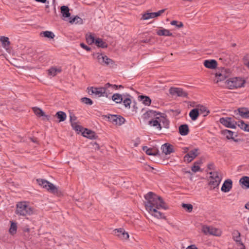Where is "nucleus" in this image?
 <instances>
[{"mask_svg":"<svg viewBox=\"0 0 249 249\" xmlns=\"http://www.w3.org/2000/svg\"><path fill=\"white\" fill-rule=\"evenodd\" d=\"M144 198L146 200L145 202V206L149 213L157 218H164L162 213L158 211L161 208L166 209L162 199L151 192L146 194Z\"/></svg>","mask_w":249,"mask_h":249,"instance_id":"1","label":"nucleus"},{"mask_svg":"<svg viewBox=\"0 0 249 249\" xmlns=\"http://www.w3.org/2000/svg\"><path fill=\"white\" fill-rule=\"evenodd\" d=\"M16 206V213L18 215L27 216L34 213V209L26 201L18 202Z\"/></svg>","mask_w":249,"mask_h":249,"instance_id":"2","label":"nucleus"},{"mask_svg":"<svg viewBox=\"0 0 249 249\" xmlns=\"http://www.w3.org/2000/svg\"><path fill=\"white\" fill-rule=\"evenodd\" d=\"M226 83L229 89H234L244 87L246 81L242 77H235L228 79Z\"/></svg>","mask_w":249,"mask_h":249,"instance_id":"3","label":"nucleus"},{"mask_svg":"<svg viewBox=\"0 0 249 249\" xmlns=\"http://www.w3.org/2000/svg\"><path fill=\"white\" fill-rule=\"evenodd\" d=\"M210 181L209 185L213 189L217 187L221 181L222 178L217 171L211 172L210 173Z\"/></svg>","mask_w":249,"mask_h":249,"instance_id":"4","label":"nucleus"},{"mask_svg":"<svg viewBox=\"0 0 249 249\" xmlns=\"http://www.w3.org/2000/svg\"><path fill=\"white\" fill-rule=\"evenodd\" d=\"M36 182L39 186L52 193L55 194L57 192V187L47 180L39 178L36 179Z\"/></svg>","mask_w":249,"mask_h":249,"instance_id":"5","label":"nucleus"},{"mask_svg":"<svg viewBox=\"0 0 249 249\" xmlns=\"http://www.w3.org/2000/svg\"><path fill=\"white\" fill-rule=\"evenodd\" d=\"M105 118H107V121L114 124L121 125L124 124L125 119L120 115L107 114L104 116Z\"/></svg>","mask_w":249,"mask_h":249,"instance_id":"6","label":"nucleus"},{"mask_svg":"<svg viewBox=\"0 0 249 249\" xmlns=\"http://www.w3.org/2000/svg\"><path fill=\"white\" fill-rule=\"evenodd\" d=\"M89 92L90 94H94L98 97H108L107 89H105V85L104 87L101 88L91 87L89 89Z\"/></svg>","mask_w":249,"mask_h":249,"instance_id":"7","label":"nucleus"},{"mask_svg":"<svg viewBox=\"0 0 249 249\" xmlns=\"http://www.w3.org/2000/svg\"><path fill=\"white\" fill-rule=\"evenodd\" d=\"M202 231L205 234L219 236L221 234L219 230L211 226H203L202 227Z\"/></svg>","mask_w":249,"mask_h":249,"instance_id":"8","label":"nucleus"},{"mask_svg":"<svg viewBox=\"0 0 249 249\" xmlns=\"http://www.w3.org/2000/svg\"><path fill=\"white\" fill-rule=\"evenodd\" d=\"M219 122L226 127L231 128L236 127L235 122L231 117H222L219 119Z\"/></svg>","mask_w":249,"mask_h":249,"instance_id":"9","label":"nucleus"},{"mask_svg":"<svg viewBox=\"0 0 249 249\" xmlns=\"http://www.w3.org/2000/svg\"><path fill=\"white\" fill-rule=\"evenodd\" d=\"M199 149L194 148L190 151L184 157V160L188 163L192 161L199 155Z\"/></svg>","mask_w":249,"mask_h":249,"instance_id":"10","label":"nucleus"},{"mask_svg":"<svg viewBox=\"0 0 249 249\" xmlns=\"http://www.w3.org/2000/svg\"><path fill=\"white\" fill-rule=\"evenodd\" d=\"M230 73L231 71L229 69L222 68L216 72L215 75L218 80L222 81L228 77L230 75Z\"/></svg>","mask_w":249,"mask_h":249,"instance_id":"11","label":"nucleus"},{"mask_svg":"<svg viewBox=\"0 0 249 249\" xmlns=\"http://www.w3.org/2000/svg\"><path fill=\"white\" fill-rule=\"evenodd\" d=\"M169 92L173 95H177L181 97H187V93L182 89L172 87L169 89Z\"/></svg>","mask_w":249,"mask_h":249,"instance_id":"12","label":"nucleus"},{"mask_svg":"<svg viewBox=\"0 0 249 249\" xmlns=\"http://www.w3.org/2000/svg\"><path fill=\"white\" fill-rule=\"evenodd\" d=\"M164 11L165 9H162L157 12L145 13L142 15V19L143 20H147L150 18H153L160 16Z\"/></svg>","mask_w":249,"mask_h":249,"instance_id":"13","label":"nucleus"},{"mask_svg":"<svg viewBox=\"0 0 249 249\" xmlns=\"http://www.w3.org/2000/svg\"><path fill=\"white\" fill-rule=\"evenodd\" d=\"M232 181L231 179H227L224 182L221 187V191L224 193L230 191L232 188Z\"/></svg>","mask_w":249,"mask_h":249,"instance_id":"14","label":"nucleus"},{"mask_svg":"<svg viewBox=\"0 0 249 249\" xmlns=\"http://www.w3.org/2000/svg\"><path fill=\"white\" fill-rule=\"evenodd\" d=\"M62 69L60 67H52L48 70V74L50 76H55L58 73L61 72Z\"/></svg>","mask_w":249,"mask_h":249,"instance_id":"15","label":"nucleus"},{"mask_svg":"<svg viewBox=\"0 0 249 249\" xmlns=\"http://www.w3.org/2000/svg\"><path fill=\"white\" fill-rule=\"evenodd\" d=\"M156 33L159 36H173L172 33L169 30L163 28L157 30Z\"/></svg>","mask_w":249,"mask_h":249,"instance_id":"16","label":"nucleus"},{"mask_svg":"<svg viewBox=\"0 0 249 249\" xmlns=\"http://www.w3.org/2000/svg\"><path fill=\"white\" fill-rule=\"evenodd\" d=\"M217 62L214 59L206 60L204 62V65L207 68L213 69L217 67Z\"/></svg>","mask_w":249,"mask_h":249,"instance_id":"17","label":"nucleus"},{"mask_svg":"<svg viewBox=\"0 0 249 249\" xmlns=\"http://www.w3.org/2000/svg\"><path fill=\"white\" fill-rule=\"evenodd\" d=\"M161 148L163 153L166 155L170 154L173 152L172 146L168 143H164L161 146Z\"/></svg>","mask_w":249,"mask_h":249,"instance_id":"18","label":"nucleus"},{"mask_svg":"<svg viewBox=\"0 0 249 249\" xmlns=\"http://www.w3.org/2000/svg\"><path fill=\"white\" fill-rule=\"evenodd\" d=\"M124 94H120L119 93H114L112 95L111 99L117 104L122 103Z\"/></svg>","mask_w":249,"mask_h":249,"instance_id":"19","label":"nucleus"},{"mask_svg":"<svg viewBox=\"0 0 249 249\" xmlns=\"http://www.w3.org/2000/svg\"><path fill=\"white\" fill-rule=\"evenodd\" d=\"M131 96L129 94H124V98H123V104L126 108H129L131 104Z\"/></svg>","mask_w":249,"mask_h":249,"instance_id":"20","label":"nucleus"},{"mask_svg":"<svg viewBox=\"0 0 249 249\" xmlns=\"http://www.w3.org/2000/svg\"><path fill=\"white\" fill-rule=\"evenodd\" d=\"M179 134L182 136H186L189 133V127L187 124H184L180 125L178 127Z\"/></svg>","mask_w":249,"mask_h":249,"instance_id":"21","label":"nucleus"},{"mask_svg":"<svg viewBox=\"0 0 249 249\" xmlns=\"http://www.w3.org/2000/svg\"><path fill=\"white\" fill-rule=\"evenodd\" d=\"M239 114L244 118H249V110L247 108H239L237 110Z\"/></svg>","mask_w":249,"mask_h":249,"instance_id":"22","label":"nucleus"},{"mask_svg":"<svg viewBox=\"0 0 249 249\" xmlns=\"http://www.w3.org/2000/svg\"><path fill=\"white\" fill-rule=\"evenodd\" d=\"M160 124L161 128L163 127L168 128L169 127V121L164 117L160 116L158 117Z\"/></svg>","mask_w":249,"mask_h":249,"instance_id":"23","label":"nucleus"},{"mask_svg":"<svg viewBox=\"0 0 249 249\" xmlns=\"http://www.w3.org/2000/svg\"><path fill=\"white\" fill-rule=\"evenodd\" d=\"M148 124L150 126L155 127V128L159 130H160L161 129L160 124V122L159 121L158 117H156V119L155 120L149 121Z\"/></svg>","mask_w":249,"mask_h":249,"instance_id":"24","label":"nucleus"},{"mask_svg":"<svg viewBox=\"0 0 249 249\" xmlns=\"http://www.w3.org/2000/svg\"><path fill=\"white\" fill-rule=\"evenodd\" d=\"M239 182L243 186L246 188H249V177H243L240 179Z\"/></svg>","mask_w":249,"mask_h":249,"instance_id":"25","label":"nucleus"},{"mask_svg":"<svg viewBox=\"0 0 249 249\" xmlns=\"http://www.w3.org/2000/svg\"><path fill=\"white\" fill-rule=\"evenodd\" d=\"M61 13L63 18H69L71 16L69 12V9L67 6H62L61 7Z\"/></svg>","mask_w":249,"mask_h":249,"instance_id":"26","label":"nucleus"},{"mask_svg":"<svg viewBox=\"0 0 249 249\" xmlns=\"http://www.w3.org/2000/svg\"><path fill=\"white\" fill-rule=\"evenodd\" d=\"M40 35L42 37L48 38L49 39H53L55 36L54 34L52 32L49 31L41 32Z\"/></svg>","mask_w":249,"mask_h":249,"instance_id":"27","label":"nucleus"},{"mask_svg":"<svg viewBox=\"0 0 249 249\" xmlns=\"http://www.w3.org/2000/svg\"><path fill=\"white\" fill-rule=\"evenodd\" d=\"M198 115L199 112L198 109L197 108H194L192 109L189 113V116L193 121L196 120Z\"/></svg>","mask_w":249,"mask_h":249,"instance_id":"28","label":"nucleus"},{"mask_svg":"<svg viewBox=\"0 0 249 249\" xmlns=\"http://www.w3.org/2000/svg\"><path fill=\"white\" fill-rule=\"evenodd\" d=\"M0 41L2 43V46L7 49L9 48L10 45V41L9 38L7 37L0 36Z\"/></svg>","mask_w":249,"mask_h":249,"instance_id":"29","label":"nucleus"},{"mask_svg":"<svg viewBox=\"0 0 249 249\" xmlns=\"http://www.w3.org/2000/svg\"><path fill=\"white\" fill-rule=\"evenodd\" d=\"M139 98H140V101H142L144 105L146 106H149L150 105L151 100L149 97L141 95L140 96Z\"/></svg>","mask_w":249,"mask_h":249,"instance_id":"30","label":"nucleus"},{"mask_svg":"<svg viewBox=\"0 0 249 249\" xmlns=\"http://www.w3.org/2000/svg\"><path fill=\"white\" fill-rule=\"evenodd\" d=\"M95 44L99 47L102 48H107V44L102 39L97 38L95 39Z\"/></svg>","mask_w":249,"mask_h":249,"instance_id":"31","label":"nucleus"},{"mask_svg":"<svg viewBox=\"0 0 249 249\" xmlns=\"http://www.w3.org/2000/svg\"><path fill=\"white\" fill-rule=\"evenodd\" d=\"M232 236L233 240L237 243V244L239 245L242 244L239 232L238 231H234L232 233Z\"/></svg>","mask_w":249,"mask_h":249,"instance_id":"32","label":"nucleus"},{"mask_svg":"<svg viewBox=\"0 0 249 249\" xmlns=\"http://www.w3.org/2000/svg\"><path fill=\"white\" fill-rule=\"evenodd\" d=\"M56 116L59 120V122H63L66 119L67 115L63 111H58L56 114Z\"/></svg>","mask_w":249,"mask_h":249,"instance_id":"33","label":"nucleus"},{"mask_svg":"<svg viewBox=\"0 0 249 249\" xmlns=\"http://www.w3.org/2000/svg\"><path fill=\"white\" fill-rule=\"evenodd\" d=\"M238 126L244 131L249 132V124L245 123L243 121L238 122Z\"/></svg>","mask_w":249,"mask_h":249,"instance_id":"34","label":"nucleus"},{"mask_svg":"<svg viewBox=\"0 0 249 249\" xmlns=\"http://www.w3.org/2000/svg\"><path fill=\"white\" fill-rule=\"evenodd\" d=\"M86 39L87 43L89 44H91L93 43H95L96 39H95L93 35L90 33L86 35Z\"/></svg>","mask_w":249,"mask_h":249,"instance_id":"35","label":"nucleus"},{"mask_svg":"<svg viewBox=\"0 0 249 249\" xmlns=\"http://www.w3.org/2000/svg\"><path fill=\"white\" fill-rule=\"evenodd\" d=\"M94 57L96 58L99 63L103 64V60L105 59V55L102 53H97L93 54Z\"/></svg>","mask_w":249,"mask_h":249,"instance_id":"36","label":"nucleus"},{"mask_svg":"<svg viewBox=\"0 0 249 249\" xmlns=\"http://www.w3.org/2000/svg\"><path fill=\"white\" fill-rule=\"evenodd\" d=\"M223 134L228 139H233L234 133L229 130L225 129L223 131Z\"/></svg>","mask_w":249,"mask_h":249,"instance_id":"37","label":"nucleus"},{"mask_svg":"<svg viewBox=\"0 0 249 249\" xmlns=\"http://www.w3.org/2000/svg\"><path fill=\"white\" fill-rule=\"evenodd\" d=\"M201 160H199L195 162L194 164V165L192 167V171L194 173H196L199 171L200 168L199 166V164H201Z\"/></svg>","mask_w":249,"mask_h":249,"instance_id":"38","label":"nucleus"},{"mask_svg":"<svg viewBox=\"0 0 249 249\" xmlns=\"http://www.w3.org/2000/svg\"><path fill=\"white\" fill-rule=\"evenodd\" d=\"M83 135L84 137L92 139L94 137V133L89 130L86 129L83 132Z\"/></svg>","mask_w":249,"mask_h":249,"instance_id":"39","label":"nucleus"},{"mask_svg":"<svg viewBox=\"0 0 249 249\" xmlns=\"http://www.w3.org/2000/svg\"><path fill=\"white\" fill-rule=\"evenodd\" d=\"M33 110L35 114L39 117L45 116L44 112L39 108L35 107L33 108Z\"/></svg>","mask_w":249,"mask_h":249,"instance_id":"40","label":"nucleus"},{"mask_svg":"<svg viewBox=\"0 0 249 249\" xmlns=\"http://www.w3.org/2000/svg\"><path fill=\"white\" fill-rule=\"evenodd\" d=\"M197 109H198V112L202 114L203 116H205L208 114L209 111L207 110V108L203 106L198 107Z\"/></svg>","mask_w":249,"mask_h":249,"instance_id":"41","label":"nucleus"},{"mask_svg":"<svg viewBox=\"0 0 249 249\" xmlns=\"http://www.w3.org/2000/svg\"><path fill=\"white\" fill-rule=\"evenodd\" d=\"M17 229V226L16 223L14 222H12L11 224L10 228L9 229V232L13 234L16 233Z\"/></svg>","mask_w":249,"mask_h":249,"instance_id":"42","label":"nucleus"},{"mask_svg":"<svg viewBox=\"0 0 249 249\" xmlns=\"http://www.w3.org/2000/svg\"><path fill=\"white\" fill-rule=\"evenodd\" d=\"M109 88H111L112 90H117L118 89V86L117 85H112L110 84L109 83H107L105 84V89H106L107 90Z\"/></svg>","mask_w":249,"mask_h":249,"instance_id":"43","label":"nucleus"},{"mask_svg":"<svg viewBox=\"0 0 249 249\" xmlns=\"http://www.w3.org/2000/svg\"><path fill=\"white\" fill-rule=\"evenodd\" d=\"M81 101L82 103L89 105H91L93 104L92 101L89 98L86 97L82 98L81 99Z\"/></svg>","mask_w":249,"mask_h":249,"instance_id":"44","label":"nucleus"},{"mask_svg":"<svg viewBox=\"0 0 249 249\" xmlns=\"http://www.w3.org/2000/svg\"><path fill=\"white\" fill-rule=\"evenodd\" d=\"M170 24L173 26H175L178 28H181L183 26V23L181 22L178 21L177 20L172 21Z\"/></svg>","mask_w":249,"mask_h":249,"instance_id":"45","label":"nucleus"},{"mask_svg":"<svg viewBox=\"0 0 249 249\" xmlns=\"http://www.w3.org/2000/svg\"><path fill=\"white\" fill-rule=\"evenodd\" d=\"M103 61V62L102 65H109L112 64L113 62L112 60L106 55H105V59H104Z\"/></svg>","mask_w":249,"mask_h":249,"instance_id":"46","label":"nucleus"},{"mask_svg":"<svg viewBox=\"0 0 249 249\" xmlns=\"http://www.w3.org/2000/svg\"><path fill=\"white\" fill-rule=\"evenodd\" d=\"M182 206L184 209H187V210L189 212H191L192 211V210H193V206L191 204H184V203H183L182 205Z\"/></svg>","mask_w":249,"mask_h":249,"instance_id":"47","label":"nucleus"},{"mask_svg":"<svg viewBox=\"0 0 249 249\" xmlns=\"http://www.w3.org/2000/svg\"><path fill=\"white\" fill-rule=\"evenodd\" d=\"M82 19L77 16L74 17L72 19H71L70 20L71 23L76 22V23H82Z\"/></svg>","mask_w":249,"mask_h":249,"instance_id":"48","label":"nucleus"},{"mask_svg":"<svg viewBox=\"0 0 249 249\" xmlns=\"http://www.w3.org/2000/svg\"><path fill=\"white\" fill-rule=\"evenodd\" d=\"M124 231L123 229H116L114 231V234L119 238L121 237V233Z\"/></svg>","mask_w":249,"mask_h":249,"instance_id":"49","label":"nucleus"},{"mask_svg":"<svg viewBox=\"0 0 249 249\" xmlns=\"http://www.w3.org/2000/svg\"><path fill=\"white\" fill-rule=\"evenodd\" d=\"M129 238V234L127 232L125 231H123V233H121V237L120 238L122 240H126Z\"/></svg>","mask_w":249,"mask_h":249,"instance_id":"50","label":"nucleus"},{"mask_svg":"<svg viewBox=\"0 0 249 249\" xmlns=\"http://www.w3.org/2000/svg\"><path fill=\"white\" fill-rule=\"evenodd\" d=\"M143 150L145 151L146 153L149 155H153L154 154L152 152V149L148 148L147 146H143Z\"/></svg>","mask_w":249,"mask_h":249,"instance_id":"51","label":"nucleus"},{"mask_svg":"<svg viewBox=\"0 0 249 249\" xmlns=\"http://www.w3.org/2000/svg\"><path fill=\"white\" fill-rule=\"evenodd\" d=\"M80 46L84 49L89 51L90 50V48L86 45L84 43H81L80 44Z\"/></svg>","mask_w":249,"mask_h":249,"instance_id":"52","label":"nucleus"},{"mask_svg":"<svg viewBox=\"0 0 249 249\" xmlns=\"http://www.w3.org/2000/svg\"><path fill=\"white\" fill-rule=\"evenodd\" d=\"M72 126L74 128L76 131H81V127L79 125L75 124H71Z\"/></svg>","mask_w":249,"mask_h":249,"instance_id":"53","label":"nucleus"},{"mask_svg":"<svg viewBox=\"0 0 249 249\" xmlns=\"http://www.w3.org/2000/svg\"><path fill=\"white\" fill-rule=\"evenodd\" d=\"M186 249H198L195 245H191L188 246Z\"/></svg>","mask_w":249,"mask_h":249,"instance_id":"54","label":"nucleus"},{"mask_svg":"<svg viewBox=\"0 0 249 249\" xmlns=\"http://www.w3.org/2000/svg\"><path fill=\"white\" fill-rule=\"evenodd\" d=\"M154 114V112L153 111H151V110H150V111H147V112L146 113V114H145V115H146L147 116H149L151 115Z\"/></svg>","mask_w":249,"mask_h":249,"instance_id":"55","label":"nucleus"},{"mask_svg":"<svg viewBox=\"0 0 249 249\" xmlns=\"http://www.w3.org/2000/svg\"><path fill=\"white\" fill-rule=\"evenodd\" d=\"M244 64L249 69V60L246 61L245 60Z\"/></svg>","mask_w":249,"mask_h":249,"instance_id":"56","label":"nucleus"},{"mask_svg":"<svg viewBox=\"0 0 249 249\" xmlns=\"http://www.w3.org/2000/svg\"><path fill=\"white\" fill-rule=\"evenodd\" d=\"M37 2H40L42 3H45L46 1V0H35Z\"/></svg>","mask_w":249,"mask_h":249,"instance_id":"57","label":"nucleus"},{"mask_svg":"<svg viewBox=\"0 0 249 249\" xmlns=\"http://www.w3.org/2000/svg\"><path fill=\"white\" fill-rule=\"evenodd\" d=\"M245 208L247 209H248L249 210V202L247 203L245 205Z\"/></svg>","mask_w":249,"mask_h":249,"instance_id":"58","label":"nucleus"},{"mask_svg":"<svg viewBox=\"0 0 249 249\" xmlns=\"http://www.w3.org/2000/svg\"><path fill=\"white\" fill-rule=\"evenodd\" d=\"M118 89L123 88V86L122 85H118Z\"/></svg>","mask_w":249,"mask_h":249,"instance_id":"59","label":"nucleus"},{"mask_svg":"<svg viewBox=\"0 0 249 249\" xmlns=\"http://www.w3.org/2000/svg\"><path fill=\"white\" fill-rule=\"evenodd\" d=\"M212 166H213V164H210V165H209V168H210V169H211V167H212Z\"/></svg>","mask_w":249,"mask_h":249,"instance_id":"60","label":"nucleus"},{"mask_svg":"<svg viewBox=\"0 0 249 249\" xmlns=\"http://www.w3.org/2000/svg\"><path fill=\"white\" fill-rule=\"evenodd\" d=\"M31 139L32 140L33 142H36V141L34 140L33 139L31 138Z\"/></svg>","mask_w":249,"mask_h":249,"instance_id":"61","label":"nucleus"},{"mask_svg":"<svg viewBox=\"0 0 249 249\" xmlns=\"http://www.w3.org/2000/svg\"><path fill=\"white\" fill-rule=\"evenodd\" d=\"M72 119V117L71 116L70 117V121L71 122Z\"/></svg>","mask_w":249,"mask_h":249,"instance_id":"62","label":"nucleus"},{"mask_svg":"<svg viewBox=\"0 0 249 249\" xmlns=\"http://www.w3.org/2000/svg\"><path fill=\"white\" fill-rule=\"evenodd\" d=\"M188 149V148L187 147H186L185 149V152H186Z\"/></svg>","mask_w":249,"mask_h":249,"instance_id":"63","label":"nucleus"}]
</instances>
